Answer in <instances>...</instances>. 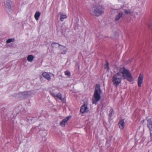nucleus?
<instances>
[{
    "instance_id": "f257e3e1",
    "label": "nucleus",
    "mask_w": 152,
    "mask_h": 152,
    "mask_svg": "<svg viewBox=\"0 0 152 152\" xmlns=\"http://www.w3.org/2000/svg\"><path fill=\"white\" fill-rule=\"evenodd\" d=\"M101 90L100 89V86L99 84L96 85L93 96L92 98V102L93 104L96 105L97 104V102L101 98L100 94Z\"/></svg>"
},
{
    "instance_id": "f03ea898",
    "label": "nucleus",
    "mask_w": 152,
    "mask_h": 152,
    "mask_svg": "<svg viewBox=\"0 0 152 152\" xmlns=\"http://www.w3.org/2000/svg\"><path fill=\"white\" fill-rule=\"evenodd\" d=\"M89 12L92 15L99 17L104 13V9L100 6L95 5L90 10Z\"/></svg>"
},
{
    "instance_id": "7ed1b4c3",
    "label": "nucleus",
    "mask_w": 152,
    "mask_h": 152,
    "mask_svg": "<svg viewBox=\"0 0 152 152\" xmlns=\"http://www.w3.org/2000/svg\"><path fill=\"white\" fill-rule=\"evenodd\" d=\"M121 74H122V77L124 79H126L128 81L131 82L132 80V77L129 70L126 69L124 67L121 68L119 69Z\"/></svg>"
},
{
    "instance_id": "20e7f679",
    "label": "nucleus",
    "mask_w": 152,
    "mask_h": 152,
    "mask_svg": "<svg viewBox=\"0 0 152 152\" xmlns=\"http://www.w3.org/2000/svg\"><path fill=\"white\" fill-rule=\"evenodd\" d=\"M122 79V75L121 73L118 72L115 74L112 78L113 85L117 87L121 83Z\"/></svg>"
},
{
    "instance_id": "39448f33",
    "label": "nucleus",
    "mask_w": 152,
    "mask_h": 152,
    "mask_svg": "<svg viewBox=\"0 0 152 152\" xmlns=\"http://www.w3.org/2000/svg\"><path fill=\"white\" fill-rule=\"evenodd\" d=\"M20 94L22 95L24 98H26L32 95V93L30 91H26L23 92H21Z\"/></svg>"
},
{
    "instance_id": "423d86ee",
    "label": "nucleus",
    "mask_w": 152,
    "mask_h": 152,
    "mask_svg": "<svg viewBox=\"0 0 152 152\" xmlns=\"http://www.w3.org/2000/svg\"><path fill=\"white\" fill-rule=\"evenodd\" d=\"M80 111L82 113L88 111V109L87 105L86 104H84L80 108Z\"/></svg>"
},
{
    "instance_id": "0eeeda50",
    "label": "nucleus",
    "mask_w": 152,
    "mask_h": 152,
    "mask_svg": "<svg viewBox=\"0 0 152 152\" xmlns=\"http://www.w3.org/2000/svg\"><path fill=\"white\" fill-rule=\"evenodd\" d=\"M143 78V75L140 74L138 79V85L139 87L141 86V84L142 83Z\"/></svg>"
},
{
    "instance_id": "6e6552de",
    "label": "nucleus",
    "mask_w": 152,
    "mask_h": 152,
    "mask_svg": "<svg viewBox=\"0 0 152 152\" xmlns=\"http://www.w3.org/2000/svg\"><path fill=\"white\" fill-rule=\"evenodd\" d=\"M42 75L45 79L47 80L48 81L50 80L51 79V76L49 73L47 72H44L42 73Z\"/></svg>"
},
{
    "instance_id": "1a4fd4ad",
    "label": "nucleus",
    "mask_w": 152,
    "mask_h": 152,
    "mask_svg": "<svg viewBox=\"0 0 152 152\" xmlns=\"http://www.w3.org/2000/svg\"><path fill=\"white\" fill-rule=\"evenodd\" d=\"M71 116H68L65 119L63 120L60 123V125L62 127H64L65 124L67 123V121L70 119Z\"/></svg>"
},
{
    "instance_id": "9d476101",
    "label": "nucleus",
    "mask_w": 152,
    "mask_h": 152,
    "mask_svg": "<svg viewBox=\"0 0 152 152\" xmlns=\"http://www.w3.org/2000/svg\"><path fill=\"white\" fill-rule=\"evenodd\" d=\"M59 48L61 50H63V51L61 52L62 54H65L66 52V48L64 46L59 45Z\"/></svg>"
},
{
    "instance_id": "9b49d317",
    "label": "nucleus",
    "mask_w": 152,
    "mask_h": 152,
    "mask_svg": "<svg viewBox=\"0 0 152 152\" xmlns=\"http://www.w3.org/2000/svg\"><path fill=\"white\" fill-rule=\"evenodd\" d=\"M147 126L149 128L150 131L152 132V121H151V119H148L147 120Z\"/></svg>"
},
{
    "instance_id": "f8f14e48",
    "label": "nucleus",
    "mask_w": 152,
    "mask_h": 152,
    "mask_svg": "<svg viewBox=\"0 0 152 152\" xmlns=\"http://www.w3.org/2000/svg\"><path fill=\"white\" fill-rule=\"evenodd\" d=\"M59 15H60V20L61 21H63L64 19L67 18V16L66 15L63 14L62 12H60L58 14Z\"/></svg>"
},
{
    "instance_id": "ddd939ff",
    "label": "nucleus",
    "mask_w": 152,
    "mask_h": 152,
    "mask_svg": "<svg viewBox=\"0 0 152 152\" xmlns=\"http://www.w3.org/2000/svg\"><path fill=\"white\" fill-rule=\"evenodd\" d=\"M124 120H122L119 122L118 125L121 129H122L124 128Z\"/></svg>"
},
{
    "instance_id": "4468645a",
    "label": "nucleus",
    "mask_w": 152,
    "mask_h": 152,
    "mask_svg": "<svg viewBox=\"0 0 152 152\" xmlns=\"http://www.w3.org/2000/svg\"><path fill=\"white\" fill-rule=\"evenodd\" d=\"M11 1L9 0H8L7 2L5 3V4L6 7L8 10H10L11 8Z\"/></svg>"
},
{
    "instance_id": "2eb2a0df",
    "label": "nucleus",
    "mask_w": 152,
    "mask_h": 152,
    "mask_svg": "<svg viewBox=\"0 0 152 152\" xmlns=\"http://www.w3.org/2000/svg\"><path fill=\"white\" fill-rule=\"evenodd\" d=\"M123 15V12H119L118 14L116 16L115 18V20L116 21H118L122 17V15Z\"/></svg>"
},
{
    "instance_id": "dca6fc26",
    "label": "nucleus",
    "mask_w": 152,
    "mask_h": 152,
    "mask_svg": "<svg viewBox=\"0 0 152 152\" xmlns=\"http://www.w3.org/2000/svg\"><path fill=\"white\" fill-rule=\"evenodd\" d=\"M40 13L39 12H37L35 14L34 18L36 20H38L39 19V17L40 15Z\"/></svg>"
},
{
    "instance_id": "f3484780",
    "label": "nucleus",
    "mask_w": 152,
    "mask_h": 152,
    "mask_svg": "<svg viewBox=\"0 0 152 152\" xmlns=\"http://www.w3.org/2000/svg\"><path fill=\"white\" fill-rule=\"evenodd\" d=\"M27 60L29 62H32L34 59V57L32 55H29L27 57Z\"/></svg>"
},
{
    "instance_id": "a211bd4d",
    "label": "nucleus",
    "mask_w": 152,
    "mask_h": 152,
    "mask_svg": "<svg viewBox=\"0 0 152 152\" xmlns=\"http://www.w3.org/2000/svg\"><path fill=\"white\" fill-rule=\"evenodd\" d=\"M40 133L41 134L42 136L43 137H45L46 136L47 133L46 131L44 130L42 131H39Z\"/></svg>"
},
{
    "instance_id": "6ab92c4d",
    "label": "nucleus",
    "mask_w": 152,
    "mask_h": 152,
    "mask_svg": "<svg viewBox=\"0 0 152 152\" xmlns=\"http://www.w3.org/2000/svg\"><path fill=\"white\" fill-rule=\"evenodd\" d=\"M56 96L61 100L62 101H64V99L62 98V95L60 93L56 95Z\"/></svg>"
},
{
    "instance_id": "aec40b11",
    "label": "nucleus",
    "mask_w": 152,
    "mask_h": 152,
    "mask_svg": "<svg viewBox=\"0 0 152 152\" xmlns=\"http://www.w3.org/2000/svg\"><path fill=\"white\" fill-rule=\"evenodd\" d=\"M114 114L113 110V109H111L109 111V117L111 118Z\"/></svg>"
},
{
    "instance_id": "412c9836",
    "label": "nucleus",
    "mask_w": 152,
    "mask_h": 152,
    "mask_svg": "<svg viewBox=\"0 0 152 152\" xmlns=\"http://www.w3.org/2000/svg\"><path fill=\"white\" fill-rule=\"evenodd\" d=\"M64 73L65 75L69 77H70L71 76V73L70 72L68 71H65Z\"/></svg>"
},
{
    "instance_id": "4be33fe9",
    "label": "nucleus",
    "mask_w": 152,
    "mask_h": 152,
    "mask_svg": "<svg viewBox=\"0 0 152 152\" xmlns=\"http://www.w3.org/2000/svg\"><path fill=\"white\" fill-rule=\"evenodd\" d=\"M125 13L126 14H128L131 13V12L129 9H125L124 10Z\"/></svg>"
},
{
    "instance_id": "5701e85b",
    "label": "nucleus",
    "mask_w": 152,
    "mask_h": 152,
    "mask_svg": "<svg viewBox=\"0 0 152 152\" xmlns=\"http://www.w3.org/2000/svg\"><path fill=\"white\" fill-rule=\"evenodd\" d=\"M15 40L14 39H10L7 40L6 42L7 43H10L12 42H13Z\"/></svg>"
},
{
    "instance_id": "b1692460",
    "label": "nucleus",
    "mask_w": 152,
    "mask_h": 152,
    "mask_svg": "<svg viewBox=\"0 0 152 152\" xmlns=\"http://www.w3.org/2000/svg\"><path fill=\"white\" fill-rule=\"evenodd\" d=\"M59 44L57 43H53L52 44V46L53 48H56Z\"/></svg>"
},
{
    "instance_id": "393cba45",
    "label": "nucleus",
    "mask_w": 152,
    "mask_h": 152,
    "mask_svg": "<svg viewBox=\"0 0 152 152\" xmlns=\"http://www.w3.org/2000/svg\"><path fill=\"white\" fill-rule=\"evenodd\" d=\"M106 66L107 68V69L108 70L109 69V63L107 61V63H106Z\"/></svg>"
},
{
    "instance_id": "a878e982",
    "label": "nucleus",
    "mask_w": 152,
    "mask_h": 152,
    "mask_svg": "<svg viewBox=\"0 0 152 152\" xmlns=\"http://www.w3.org/2000/svg\"><path fill=\"white\" fill-rule=\"evenodd\" d=\"M50 93L52 95H53L54 96H56V94L54 93L53 92H50Z\"/></svg>"
},
{
    "instance_id": "bb28decb",
    "label": "nucleus",
    "mask_w": 152,
    "mask_h": 152,
    "mask_svg": "<svg viewBox=\"0 0 152 152\" xmlns=\"http://www.w3.org/2000/svg\"><path fill=\"white\" fill-rule=\"evenodd\" d=\"M150 136L151 138V141H152V132L150 131Z\"/></svg>"
}]
</instances>
